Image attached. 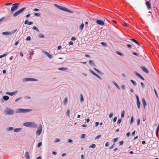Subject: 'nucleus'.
Segmentation results:
<instances>
[{"label": "nucleus", "instance_id": "nucleus-1", "mask_svg": "<svg viewBox=\"0 0 159 159\" xmlns=\"http://www.w3.org/2000/svg\"><path fill=\"white\" fill-rule=\"evenodd\" d=\"M54 5L55 7L56 8H58L60 10L63 11H64L70 13H73V12L71 11L68 8L64 7L63 6L59 5L56 4H54Z\"/></svg>", "mask_w": 159, "mask_h": 159}, {"label": "nucleus", "instance_id": "nucleus-2", "mask_svg": "<svg viewBox=\"0 0 159 159\" xmlns=\"http://www.w3.org/2000/svg\"><path fill=\"white\" fill-rule=\"evenodd\" d=\"M23 125L27 127L33 128H37L38 127L37 125L33 122H27L23 124Z\"/></svg>", "mask_w": 159, "mask_h": 159}, {"label": "nucleus", "instance_id": "nucleus-3", "mask_svg": "<svg viewBox=\"0 0 159 159\" xmlns=\"http://www.w3.org/2000/svg\"><path fill=\"white\" fill-rule=\"evenodd\" d=\"M20 5V3H16L13 4L11 8V12L13 13L16 10Z\"/></svg>", "mask_w": 159, "mask_h": 159}, {"label": "nucleus", "instance_id": "nucleus-4", "mask_svg": "<svg viewBox=\"0 0 159 159\" xmlns=\"http://www.w3.org/2000/svg\"><path fill=\"white\" fill-rule=\"evenodd\" d=\"M26 9V8L25 7H24L19 10L16 11L13 14V17H16L19 15L21 14L25 9Z\"/></svg>", "mask_w": 159, "mask_h": 159}, {"label": "nucleus", "instance_id": "nucleus-5", "mask_svg": "<svg viewBox=\"0 0 159 159\" xmlns=\"http://www.w3.org/2000/svg\"><path fill=\"white\" fill-rule=\"evenodd\" d=\"M6 115H12L14 113V111L12 109L7 108L5 111Z\"/></svg>", "mask_w": 159, "mask_h": 159}, {"label": "nucleus", "instance_id": "nucleus-6", "mask_svg": "<svg viewBox=\"0 0 159 159\" xmlns=\"http://www.w3.org/2000/svg\"><path fill=\"white\" fill-rule=\"evenodd\" d=\"M32 111L31 109H18L16 111V112L17 113H26L30 111Z\"/></svg>", "mask_w": 159, "mask_h": 159}, {"label": "nucleus", "instance_id": "nucleus-7", "mask_svg": "<svg viewBox=\"0 0 159 159\" xmlns=\"http://www.w3.org/2000/svg\"><path fill=\"white\" fill-rule=\"evenodd\" d=\"M16 30H14V31H13L11 32H2V34L3 35H9L11 34H12L14 33H15L16 31Z\"/></svg>", "mask_w": 159, "mask_h": 159}, {"label": "nucleus", "instance_id": "nucleus-8", "mask_svg": "<svg viewBox=\"0 0 159 159\" xmlns=\"http://www.w3.org/2000/svg\"><path fill=\"white\" fill-rule=\"evenodd\" d=\"M42 130V128L41 125H40L39 126L38 129L36 131V134L38 135H39L40 134Z\"/></svg>", "mask_w": 159, "mask_h": 159}, {"label": "nucleus", "instance_id": "nucleus-9", "mask_svg": "<svg viewBox=\"0 0 159 159\" xmlns=\"http://www.w3.org/2000/svg\"><path fill=\"white\" fill-rule=\"evenodd\" d=\"M96 23L99 25H103L104 24V23L103 20H97L96 21Z\"/></svg>", "mask_w": 159, "mask_h": 159}, {"label": "nucleus", "instance_id": "nucleus-10", "mask_svg": "<svg viewBox=\"0 0 159 159\" xmlns=\"http://www.w3.org/2000/svg\"><path fill=\"white\" fill-rule=\"evenodd\" d=\"M140 68L141 69L143 70V71L146 73L148 74L149 73L148 70L144 66H140Z\"/></svg>", "mask_w": 159, "mask_h": 159}, {"label": "nucleus", "instance_id": "nucleus-11", "mask_svg": "<svg viewBox=\"0 0 159 159\" xmlns=\"http://www.w3.org/2000/svg\"><path fill=\"white\" fill-rule=\"evenodd\" d=\"M43 52L50 59H52L53 57V56L50 55L48 52L45 51H43Z\"/></svg>", "mask_w": 159, "mask_h": 159}, {"label": "nucleus", "instance_id": "nucleus-12", "mask_svg": "<svg viewBox=\"0 0 159 159\" xmlns=\"http://www.w3.org/2000/svg\"><path fill=\"white\" fill-rule=\"evenodd\" d=\"M134 73L137 76H138L140 79L144 80V79L138 73L135 71L134 72Z\"/></svg>", "mask_w": 159, "mask_h": 159}, {"label": "nucleus", "instance_id": "nucleus-13", "mask_svg": "<svg viewBox=\"0 0 159 159\" xmlns=\"http://www.w3.org/2000/svg\"><path fill=\"white\" fill-rule=\"evenodd\" d=\"M17 91H15L11 93L7 92L6 93V94L9 95L10 96H13L16 94L17 93Z\"/></svg>", "mask_w": 159, "mask_h": 159}, {"label": "nucleus", "instance_id": "nucleus-14", "mask_svg": "<svg viewBox=\"0 0 159 159\" xmlns=\"http://www.w3.org/2000/svg\"><path fill=\"white\" fill-rule=\"evenodd\" d=\"M146 5L148 9H150L151 8L150 4L149 1H148L146 2Z\"/></svg>", "mask_w": 159, "mask_h": 159}, {"label": "nucleus", "instance_id": "nucleus-15", "mask_svg": "<svg viewBox=\"0 0 159 159\" xmlns=\"http://www.w3.org/2000/svg\"><path fill=\"white\" fill-rule=\"evenodd\" d=\"M25 157L27 159H30V155L28 152H26L25 153Z\"/></svg>", "mask_w": 159, "mask_h": 159}, {"label": "nucleus", "instance_id": "nucleus-16", "mask_svg": "<svg viewBox=\"0 0 159 159\" xmlns=\"http://www.w3.org/2000/svg\"><path fill=\"white\" fill-rule=\"evenodd\" d=\"M142 102L144 108H145V106L146 105V103L145 100L144 98H143L142 99Z\"/></svg>", "mask_w": 159, "mask_h": 159}, {"label": "nucleus", "instance_id": "nucleus-17", "mask_svg": "<svg viewBox=\"0 0 159 159\" xmlns=\"http://www.w3.org/2000/svg\"><path fill=\"white\" fill-rule=\"evenodd\" d=\"M84 24L83 23H82L79 27L80 30H82L84 28Z\"/></svg>", "mask_w": 159, "mask_h": 159}, {"label": "nucleus", "instance_id": "nucleus-18", "mask_svg": "<svg viewBox=\"0 0 159 159\" xmlns=\"http://www.w3.org/2000/svg\"><path fill=\"white\" fill-rule=\"evenodd\" d=\"M3 98L5 101H7L9 99V97L8 96H5L3 97Z\"/></svg>", "mask_w": 159, "mask_h": 159}, {"label": "nucleus", "instance_id": "nucleus-19", "mask_svg": "<svg viewBox=\"0 0 159 159\" xmlns=\"http://www.w3.org/2000/svg\"><path fill=\"white\" fill-rule=\"evenodd\" d=\"M113 83L116 86V88L119 90H120V88L118 86V85H117V84L116 82H115V81H113Z\"/></svg>", "mask_w": 159, "mask_h": 159}, {"label": "nucleus", "instance_id": "nucleus-20", "mask_svg": "<svg viewBox=\"0 0 159 159\" xmlns=\"http://www.w3.org/2000/svg\"><path fill=\"white\" fill-rule=\"evenodd\" d=\"M89 63L92 66H95V64L94 63L93 61L92 60H90L89 61Z\"/></svg>", "mask_w": 159, "mask_h": 159}, {"label": "nucleus", "instance_id": "nucleus-21", "mask_svg": "<svg viewBox=\"0 0 159 159\" xmlns=\"http://www.w3.org/2000/svg\"><path fill=\"white\" fill-rule=\"evenodd\" d=\"M58 70H67L68 69L67 68L61 67V68H58Z\"/></svg>", "mask_w": 159, "mask_h": 159}, {"label": "nucleus", "instance_id": "nucleus-22", "mask_svg": "<svg viewBox=\"0 0 159 159\" xmlns=\"http://www.w3.org/2000/svg\"><path fill=\"white\" fill-rule=\"evenodd\" d=\"M63 102L64 104L65 105H66V104L67 103V97H66L64 100V101H63Z\"/></svg>", "mask_w": 159, "mask_h": 159}, {"label": "nucleus", "instance_id": "nucleus-23", "mask_svg": "<svg viewBox=\"0 0 159 159\" xmlns=\"http://www.w3.org/2000/svg\"><path fill=\"white\" fill-rule=\"evenodd\" d=\"M21 128H16L14 129V131L15 132H18L21 130Z\"/></svg>", "mask_w": 159, "mask_h": 159}, {"label": "nucleus", "instance_id": "nucleus-24", "mask_svg": "<svg viewBox=\"0 0 159 159\" xmlns=\"http://www.w3.org/2000/svg\"><path fill=\"white\" fill-rule=\"evenodd\" d=\"M136 104L138 107V109H139L140 108V102H139V101H137Z\"/></svg>", "mask_w": 159, "mask_h": 159}, {"label": "nucleus", "instance_id": "nucleus-25", "mask_svg": "<svg viewBox=\"0 0 159 159\" xmlns=\"http://www.w3.org/2000/svg\"><path fill=\"white\" fill-rule=\"evenodd\" d=\"M96 147V145L95 144H93L92 145L89 147V148H94Z\"/></svg>", "mask_w": 159, "mask_h": 159}, {"label": "nucleus", "instance_id": "nucleus-26", "mask_svg": "<svg viewBox=\"0 0 159 159\" xmlns=\"http://www.w3.org/2000/svg\"><path fill=\"white\" fill-rule=\"evenodd\" d=\"M84 98L82 94H80V101L81 102L84 101Z\"/></svg>", "mask_w": 159, "mask_h": 159}, {"label": "nucleus", "instance_id": "nucleus-27", "mask_svg": "<svg viewBox=\"0 0 159 159\" xmlns=\"http://www.w3.org/2000/svg\"><path fill=\"white\" fill-rule=\"evenodd\" d=\"M159 129V124L157 126V129H156V134L157 136V134H158V131Z\"/></svg>", "mask_w": 159, "mask_h": 159}, {"label": "nucleus", "instance_id": "nucleus-28", "mask_svg": "<svg viewBox=\"0 0 159 159\" xmlns=\"http://www.w3.org/2000/svg\"><path fill=\"white\" fill-rule=\"evenodd\" d=\"M30 78H25L23 80V81H30Z\"/></svg>", "mask_w": 159, "mask_h": 159}, {"label": "nucleus", "instance_id": "nucleus-29", "mask_svg": "<svg viewBox=\"0 0 159 159\" xmlns=\"http://www.w3.org/2000/svg\"><path fill=\"white\" fill-rule=\"evenodd\" d=\"M93 69L95 71H96L98 73H100V71L97 69L96 68L94 67Z\"/></svg>", "mask_w": 159, "mask_h": 159}, {"label": "nucleus", "instance_id": "nucleus-30", "mask_svg": "<svg viewBox=\"0 0 159 159\" xmlns=\"http://www.w3.org/2000/svg\"><path fill=\"white\" fill-rule=\"evenodd\" d=\"M14 128L13 127H9L7 130L8 131H11V130H12Z\"/></svg>", "mask_w": 159, "mask_h": 159}, {"label": "nucleus", "instance_id": "nucleus-31", "mask_svg": "<svg viewBox=\"0 0 159 159\" xmlns=\"http://www.w3.org/2000/svg\"><path fill=\"white\" fill-rule=\"evenodd\" d=\"M131 82L134 85H136V82L134 81L133 80H130Z\"/></svg>", "mask_w": 159, "mask_h": 159}, {"label": "nucleus", "instance_id": "nucleus-32", "mask_svg": "<svg viewBox=\"0 0 159 159\" xmlns=\"http://www.w3.org/2000/svg\"><path fill=\"white\" fill-rule=\"evenodd\" d=\"M116 53L119 55H120V56H123V54L122 53L119 52L118 51H116Z\"/></svg>", "mask_w": 159, "mask_h": 159}, {"label": "nucleus", "instance_id": "nucleus-33", "mask_svg": "<svg viewBox=\"0 0 159 159\" xmlns=\"http://www.w3.org/2000/svg\"><path fill=\"white\" fill-rule=\"evenodd\" d=\"M34 15L37 16H40V14L39 13H36L34 14Z\"/></svg>", "mask_w": 159, "mask_h": 159}, {"label": "nucleus", "instance_id": "nucleus-34", "mask_svg": "<svg viewBox=\"0 0 159 159\" xmlns=\"http://www.w3.org/2000/svg\"><path fill=\"white\" fill-rule=\"evenodd\" d=\"M125 112L124 111H123L121 112V117H123L124 116Z\"/></svg>", "mask_w": 159, "mask_h": 159}, {"label": "nucleus", "instance_id": "nucleus-35", "mask_svg": "<svg viewBox=\"0 0 159 159\" xmlns=\"http://www.w3.org/2000/svg\"><path fill=\"white\" fill-rule=\"evenodd\" d=\"M33 29L34 30H36L37 31H39V30L37 28V27L35 26H34L33 27Z\"/></svg>", "mask_w": 159, "mask_h": 159}, {"label": "nucleus", "instance_id": "nucleus-36", "mask_svg": "<svg viewBox=\"0 0 159 159\" xmlns=\"http://www.w3.org/2000/svg\"><path fill=\"white\" fill-rule=\"evenodd\" d=\"M70 112V110H68L66 112V114L67 116H69Z\"/></svg>", "mask_w": 159, "mask_h": 159}, {"label": "nucleus", "instance_id": "nucleus-37", "mask_svg": "<svg viewBox=\"0 0 159 159\" xmlns=\"http://www.w3.org/2000/svg\"><path fill=\"white\" fill-rule=\"evenodd\" d=\"M7 53H5L4 54H3V55L0 56V58H2L7 56Z\"/></svg>", "mask_w": 159, "mask_h": 159}, {"label": "nucleus", "instance_id": "nucleus-38", "mask_svg": "<svg viewBox=\"0 0 159 159\" xmlns=\"http://www.w3.org/2000/svg\"><path fill=\"white\" fill-rule=\"evenodd\" d=\"M86 135L84 134H83L81 135V138L82 139L84 138L85 137Z\"/></svg>", "mask_w": 159, "mask_h": 159}, {"label": "nucleus", "instance_id": "nucleus-39", "mask_svg": "<svg viewBox=\"0 0 159 159\" xmlns=\"http://www.w3.org/2000/svg\"><path fill=\"white\" fill-rule=\"evenodd\" d=\"M118 138H116L114 139L113 140V142L114 143H115L118 141Z\"/></svg>", "mask_w": 159, "mask_h": 159}, {"label": "nucleus", "instance_id": "nucleus-40", "mask_svg": "<svg viewBox=\"0 0 159 159\" xmlns=\"http://www.w3.org/2000/svg\"><path fill=\"white\" fill-rule=\"evenodd\" d=\"M101 44L102 45L104 46H106L107 45V44L105 43H104V42H101Z\"/></svg>", "mask_w": 159, "mask_h": 159}, {"label": "nucleus", "instance_id": "nucleus-41", "mask_svg": "<svg viewBox=\"0 0 159 159\" xmlns=\"http://www.w3.org/2000/svg\"><path fill=\"white\" fill-rule=\"evenodd\" d=\"M89 71L92 74H93V75H94L96 73L92 70L90 69Z\"/></svg>", "mask_w": 159, "mask_h": 159}, {"label": "nucleus", "instance_id": "nucleus-42", "mask_svg": "<svg viewBox=\"0 0 159 159\" xmlns=\"http://www.w3.org/2000/svg\"><path fill=\"white\" fill-rule=\"evenodd\" d=\"M30 81H37V80L34 78H30Z\"/></svg>", "mask_w": 159, "mask_h": 159}, {"label": "nucleus", "instance_id": "nucleus-43", "mask_svg": "<svg viewBox=\"0 0 159 159\" xmlns=\"http://www.w3.org/2000/svg\"><path fill=\"white\" fill-rule=\"evenodd\" d=\"M124 143V141H120L119 143V145L120 146L123 144Z\"/></svg>", "mask_w": 159, "mask_h": 159}, {"label": "nucleus", "instance_id": "nucleus-44", "mask_svg": "<svg viewBox=\"0 0 159 159\" xmlns=\"http://www.w3.org/2000/svg\"><path fill=\"white\" fill-rule=\"evenodd\" d=\"M121 121V119H119L117 122V123L118 124H119L120 123Z\"/></svg>", "mask_w": 159, "mask_h": 159}, {"label": "nucleus", "instance_id": "nucleus-45", "mask_svg": "<svg viewBox=\"0 0 159 159\" xmlns=\"http://www.w3.org/2000/svg\"><path fill=\"white\" fill-rule=\"evenodd\" d=\"M154 92H155V95H156V97L157 98H158V95H157V91H156V89H154Z\"/></svg>", "mask_w": 159, "mask_h": 159}, {"label": "nucleus", "instance_id": "nucleus-46", "mask_svg": "<svg viewBox=\"0 0 159 159\" xmlns=\"http://www.w3.org/2000/svg\"><path fill=\"white\" fill-rule=\"evenodd\" d=\"M42 143L41 142H39V143L37 145V147L38 148L40 146H41V145H42Z\"/></svg>", "mask_w": 159, "mask_h": 159}, {"label": "nucleus", "instance_id": "nucleus-47", "mask_svg": "<svg viewBox=\"0 0 159 159\" xmlns=\"http://www.w3.org/2000/svg\"><path fill=\"white\" fill-rule=\"evenodd\" d=\"M39 37L40 38H43L44 37V36L43 34H41L39 35Z\"/></svg>", "mask_w": 159, "mask_h": 159}, {"label": "nucleus", "instance_id": "nucleus-48", "mask_svg": "<svg viewBox=\"0 0 159 159\" xmlns=\"http://www.w3.org/2000/svg\"><path fill=\"white\" fill-rule=\"evenodd\" d=\"M133 117L132 116L131 117V120H130V123L131 124L133 122Z\"/></svg>", "mask_w": 159, "mask_h": 159}, {"label": "nucleus", "instance_id": "nucleus-49", "mask_svg": "<svg viewBox=\"0 0 159 159\" xmlns=\"http://www.w3.org/2000/svg\"><path fill=\"white\" fill-rule=\"evenodd\" d=\"M31 39L30 37V36H28L27 37L26 40L27 41L30 40Z\"/></svg>", "mask_w": 159, "mask_h": 159}, {"label": "nucleus", "instance_id": "nucleus-50", "mask_svg": "<svg viewBox=\"0 0 159 159\" xmlns=\"http://www.w3.org/2000/svg\"><path fill=\"white\" fill-rule=\"evenodd\" d=\"M117 119V117H115L113 118V121L114 122H115L116 121V120Z\"/></svg>", "mask_w": 159, "mask_h": 159}, {"label": "nucleus", "instance_id": "nucleus-51", "mask_svg": "<svg viewBox=\"0 0 159 159\" xmlns=\"http://www.w3.org/2000/svg\"><path fill=\"white\" fill-rule=\"evenodd\" d=\"M101 137V135H98V136H97L95 138V139H99V138H100Z\"/></svg>", "mask_w": 159, "mask_h": 159}, {"label": "nucleus", "instance_id": "nucleus-52", "mask_svg": "<svg viewBox=\"0 0 159 159\" xmlns=\"http://www.w3.org/2000/svg\"><path fill=\"white\" fill-rule=\"evenodd\" d=\"M113 115V114L112 112L110 113L109 116V117L110 118H111L112 116Z\"/></svg>", "mask_w": 159, "mask_h": 159}, {"label": "nucleus", "instance_id": "nucleus-53", "mask_svg": "<svg viewBox=\"0 0 159 159\" xmlns=\"http://www.w3.org/2000/svg\"><path fill=\"white\" fill-rule=\"evenodd\" d=\"M60 141V139H55V142L57 143V142H59Z\"/></svg>", "mask_w": 159, "mask_h": 159}, {"label": "nucleus", "instance_id": "nucleus-54", "mask_svg": "<svg viewBox=\"0 0 159 159\" xmlns=\"http://www.w3.org/2000/svg\"><path fill=\"white\" fill-rule=\"evenodd\" d=\"M137 125H139V124H140V119H138V120H137Z\"/></svg>", "mask_w": 159, "mask_h": 159}, {"label": "nucleus", "instance_id": "nucleus-55", "mask_svg": "<svg viewBox=\"0 0 159 159\" xmlns=\"http://www.w3.org/2000/svg\"><path fill=\"white\" fill-rule=\"evenodd\" d=\"M130 40L132 41H133L135 43L136 42V40H135V39H130Z\"/></svg>", "mask_w": 159, "mask_h": 159}, {"label": "nucleus", "instance_id": "nucleus-56", "mask_svg": "<svg viewBox=\"0 0 159 159\" xmlns=\"http://www.w3.org/2000/svg\"><path fill=\"white\" fill-rule=\"evenodd\" d=\"M135 97H136V98L137 99V101H139V97H138V96L137 95H136Z\"/></svg>", "mask_w": 159, "mask_h": 159}, {"label": "nucleus", "instance_id": "nucleus-57", "mask_svg": "<svg viewBox=\"0 0 159 159\" xmlns=\"http://www.w3.org/2000/svg\"><path fill=\"white\" fill-rule=\"evenodd\" d=\"M33 23L32 22H31V21H29V22H28V25H32L33 24Z\"/></svg>", "mask_w": 159, "mask_h": 159}, {"label": "nucleus", "instance_id": "nucleus-58", "mask_svg": "<svg viewBox=\"0 0 159 159\" xmlns=\"http://www.w3.org/2000/svg\"><path fill=\"white\" fill-rule=\"evenodd\" d=\"M5 18L4 17H2L0 19V22H2L3 20Z\"/></svg>", "mask_w": 159, "mask_h": 159}, {"label": "nucleus", "instance_id": "nucleus-59", "mask_svg": "<svg viewBox=\"0 0 159 159\" xmlns=\"http://www.w3.org/2000/svg\"><path fill=\"white\" fill-rule=\"evenodd\" d=\"M127 46L129 48H131V46L130 44H127Z\"/></svg>", "mask_w": 159, "mask_h": 159}, {"label": "nucleus", "instance_id": "nucleus-60", "mask_svg": "<svg viewBox=\"0 0 159 159\" xmlns=\"http://www.w3.org/2000/svg\"><path fill=\"white\" fill-rule=\"evenodd\" d=\"M21 97H20V98H17L15 100V102H17V101H19L20 99H21Z\"/></svg>", "mask_w": 159, "mask_h": 159}, {"label": "nucleus", "instance_id": "nucleus-61", "mask_svg": "<svg viewBox=\"0 0 159 159\" xmlns=\"http://www.w3.org/2000/svg\"><path fill=\"white\" fill-rule=\"evenodd\" d=\"M109 143L108 142H107L105 144V146L106 147H107L109 146Z\"/></svg>", "mask_w": 159, "mask_h": 159}, {"label": "nucleus", "instance_id": "nucleus-62", "mask_svg": "<svg viewBox=\"0 0 159 159\" xmlns=\"http://www.w3.org/2000/svg\"><path fill=\"white\" fill-rule=\"evenodd\" d=\"M127 24L125 23V22L124 23V25H123V26L124 27H127Z\"/></svg>", "mask_w": 159, "mask_h": 159}, {"label": "nucleus", "instance_id": "nucleus-63", "mask_svg": "<svg viewBox=\"0 0 159 159\" xmlns=\"http://www.w3.org/2000/svg\"><path fill=\"white\" fill-rule=\"evenodd\" d=\"M121 88L123 89H125V87L124 85H122L121 87Z\"/></svg>", "mask_w": 159, "mask_h": 159}, {"label": "nucleus", "instance_id": "nucleus-64", "mask_svg": "<svg viewBox=\"0 0 159 159\" xmlns=\"http://www.w3.org/2000/svg\"><path fill=\"white\" fill-rule=\"evenodd\" d=\"M130 134V132H128L127 133V134H126V136H127V137H128L129 136Z\"/></svg>", "mask_w": 159, "mask_h": 159}]
</instances>
